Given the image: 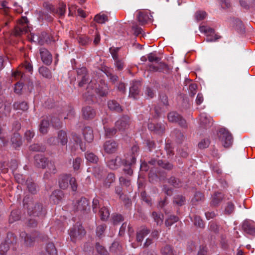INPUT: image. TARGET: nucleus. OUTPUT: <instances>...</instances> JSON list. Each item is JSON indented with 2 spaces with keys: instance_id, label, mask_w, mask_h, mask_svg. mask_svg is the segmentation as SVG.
Instances as JSON below:
<instances>
[{
  "instance_id": "1",
  "label": "nucleus",
  "mask_w": 255,
  "mask_h": 255,
  "mask_svg": "<svg viewBox=\"0 0 255 255\" xmlns=\"http://www.w3.org/2000/svg\"><path fill=\"white\" fill-rule=\"evenodd\" d=\"M32 71V66L29 61V59L26 58L24 62L21 65H19L16 70L12 73V77L15 80H17L20 78H22L26 72H28L31 74Z\"/></svg>"
},
{
  "instance_id": "2",
  "label": "nucleus",
  "mask_w": 255,
  "mask_h": 255,
  "mask_svg": "<svg viewBox=\"0 0 255 255\" xmlns=\"http://www.w3.org/2000/svg\"><path fill=\"white\" fill-rule=\"evenodd\" d=\"M218 139L221 144L225 148L230 147L233 143L231 133L226 128H221L217 132Z\"/></svg>"
},
{
  "instance_id": "3",
  "label": "nucleus",
  "mask_w": 255,
  "mask_h": 255,
  "mask_svg": "<svg viewBox=\"0 0 255 255\" xmlns=\"http://www.w3.org/2000/svg\"><path fill=\"white\" fill-rule=\"evenodd\" d=\"M28 22L27 18L26 17H22L14 27L13 34L16 36H18L29 31L30 28L28 26Z\"/></svg>"
},
{
  "instance_id": "4",
  "label": "nucleus",
  "mask_w": 255,
  "mask_h": 255,
  "mask_svg": "<svg viewBox=\"0 0 255 255\" xmlns=\"http://www.w3.org/2000/svg\"><path fill=\"white\" fill-rule=\"evenodd\" d=\"M35 165L39 168H45L47 166L49 171L53 173L55 172V166L52 162L47 161V160L41 154H37L35 156Z\"/></svg>"
},
{
  "instance_id": "5",
  "label": "nucleus",
  "mask_w": 255,
  "mask_h": 255,
  "mask_svg": "<svg viewBox=\"0 0 255 255\" xmlns=\"http://www.w3.org/2000/svg\"><path fill=\"white\" fill-rule=\"evenodd\" d=\"M68 182H69L72 191H76L77 183L76 179L74 177H71L70 176L68 175H63L60 176L59 182L60 188L62 189H66L68 187Z\"/></svg>"
},
{
  "instance_id": "6",
  "label": "nucleus",
  "mask_w": 255,
  "mask_h": 255,
  "mask_svg": "<svg viewBox=\"0 0 255 255\" xmlns=\"http://www.w3.org/2000/svg\"><path fill=\"white\" fill-rule=\"evenodd\" d=\"M86 234V232L82 226L79 223L75 225L70 230L69 235L73 242L81 239Z\"/></svg>"
},
{
  "instance_id": "7",
  "label": "nucleus",
  "mask_w": 255,
  "mask_h": 255,
  "mask_svg": "<svg viewBox=\"0 0 255 255\" xmlns=\"http://www.w3.org/2000/svg\"><path fill=\"white\" fill-rule=\"evenodd\" d=\"M138 149L139 148L137 145H133L131 149L125 154V159L124 161H123V163L128 165L134 164Z\"/></svg>"
},
{
  "instance_id": "8",
  "label": "nucleus",
  "mask_w": 255,
  "mask_h": 255,
  "mask_svg": "<svg viewBox=\"0 0 255 255\" xmlns=\"http://www.w3.org/2000/svg\"><path fill=\"white\" fill-rule=\"evenodd\" d=\"M68 139L65 131L61 130L58 132V138L51 137L48 140V142L51 144H57L59 142L62 145H66L67 143Z\"/></svg>"
},
{
  "instance_id": "9",
  "label": "nucleus",
  "mask_w": 255,
  "mask_h": 255,
  "mask_svg": "<svg viewBox=\"0 0 255 255\" xmlns=\"http://www.w3.org/2000/svg\"><path fill=\"white\" fill-rule=\"evenodd\" d=\"M94 81H91L88 84V87L87 88L88 93H90V90L92 91L91 92L90 94L88 95V96H92L94 95V93L99 94L101 96H105L107 93V86L104 84V87H102V90H100L99 88H98L97 86L95 87V88H93Z\"/></svg>"
},
{
  "instance_id": "10",
  "label": "nucleus",
  "mask_w": 255,
  "mask_h": 255,
  "mask_svg": "<svg viewBox=\"0 0 255 255\" xmlns=\"http://www.w3.org/2000/svg\"><path fill=\"white\" fill-rule=\"evenodd\" d=\"M129 118L124 116L116 122L115 127L119 131H125L129 128Z\"/></svg>"
},
{
  "instance_id": "11",
  "label": "nucleus",
  "mask_w": 255,
  "mask_h": 255,
  "mask_svg": "<svg viewBox=\"0 0 255 255\" xmlns=\"http://www.w3.org/2000/svg\"><path fill=\"white\" fill-rule=\"evenodd\" d=\"M152 15L149 10H141L138 12L137 19L141 24L151 21Z\"/></svg>"
},
{
  "instance_id": "12",
  "label": "nucleus",
  "mask_w": 255,
  "mask_h": 255,
  "mask_svg": "<svg viewBox=\"0 0 255 255\" xmlns=\"http://www.w3.org/2000/svg\"><path fill=\"white\" fill-rule=\"evenodd\" d=\"M112 123V120L109 117H107L103 120V124L105 131V135L106 136L111 137L114 135L117 132V128H110L109 127V123Z\"/></svg>"
},
{
  "instance_id": "13",
  "label": "nucleus",
  "mask_w": 255,
  "mask_h": 255,
  "mask_svg": "<svg viewBox=\"0 0 255 255\" xmlns=\"http://www.w3.org/2000/svg\"><path fill=\"white\" fill-rule=\"evenodd\" d=\"M89 205L90 202L86 198H81L80 200L77 201L75 205V210L83 212L87 210H89Z\"/></svg>"
},
{
  "instance_id": "14",
  "label": "nucleus",
  "mask_w": 255,
  "mask_h": 255,
  "mask_svg": "<svg viewBox=\"0 0 255 255\" xmlns=\"http://www.w3.org/2000/svg\"><path fill=\"white\" fill-rule=\"evenodd\" d=\"M168 121L170 122L178 123L181 127H186V122L185 120L176 112H171L168 115Z\"/></svg>"
},
{
  "instance_id": "15",
  "label": "nucleus",
  "mask_w": 255,
  "mask_h": 255,
  "mask_svg": "<svg viewBox=\"0 0 255 255\" xmlns=\"http://www.w3.org/2000/svg\"><path fill=\"white\" fill-rule=\"evenodd\" d=\"M200 30L201 32L204 33L206 35L207 37V41H213L218 39V37H216V35H214V30L209 27L206 26H200Z\"/></svg>"
},
{
  "instance_id": "16",
  "label": "nucleus",
  "mask_w": 255,
  "mask_h": 255,
  "mask_svg": "<svg viewBox=\"0 0 255 255\" xmlns=\"http://www.w3.org/2000/svg\"><path fill=\"white\" fill-rule=\"evenodd\" d=\"M242 228L244 232L249 235L255 236V223L252 221H245Z\"/></svg>"
},
{
  "instance_id": "17",
  "label": "nucleus",
  "mask_w": 255,
  "mask_h": 255,
  "mask_svg": "<svg viewBox=\"0 0 255 255\" xmlns=\"http://www.w3.org/2000/svg\"><path fill=\"white\" fill-rule=\"evenodd\" d=\"M118 147V143L113 140L107 141L104 144V149L105 152L109 154L115 153Z\"/></svg>"
},
{
  "instance_id": "18",
  "label": "nucleus",
  "mask_w": 255,
  "mask_h": 255,
  "mask_svg": "<svg viewBox=\"0 0 255 255\" xmlns=\"http://www.w3.org/2000/svg\"><path fill=\"white\" fill-rule=\"evenodd\" d=\"M39 51L42 62L46 65H50L52 60V55L50 53L44 48H40Z\"/></svg>"
},
{
  "instance_id": "19",
  "label": "nucleus",
  "mask_w": 255,
  "mask_h": 255,
  "mask_svg": "<svg viewBox=\"0 0 255 255\" xmlns=\"http://www.w3.org/2000/svg\"><path fill=\"white\" fill-rule=\"evenodd\" d=\"M51 12L54 14L58 16L59 17H61L64 16L66 12V4L63 2H60L58 4V6L55 7H51Z\"/></svg>"
},
{
  "instance_id": "20",
  "label": "nucleus",
  "mask_w": 255,
  "mask_h": 255,
  "mask_svg": "<svg viewBox=\"0 0 255 255\" xmlns=\"http://www.w3.org/2000/svg\"><path fill=\"white\" fill-rule=\"evenodd\" d=\"M199 123L205 127H210L213 124V119L206 113H201L200 115Z\"/></svg>"
},
{
  "instance_id": "21",
  "label": "nucleus",
  "mask_w": 255,
  "mask_h": 255,
  "mask_svg": "<svg viewBox=\"0 0 255 255\" xmlns=\"http://www.w3.org/2000/svg\"><path fill=\"white\" fill-rule=\"evenodd\" d=\"M77 74L78 76L81 77V80L79 83V86L80 87H82L88 80L87 69L85 67H82L78 69L77 70Z\"/></svg>"
},
{
  "instance_id": "22",
  "label": "nucleus",
  "mask_w": 255,
  "mask_h": 255,
  "mask_svg": "<svg viewBox=\"0 0 255 255\" xmlns=\"http://www.w3.org/2000/svg\"><path fill=\"white\" fill-rule=\"evenodd\" d=\"M123 161L119 156H117L115 159H112L107 161L108 166L112 169H116L123 164Z\"/></svg>"
},
{
  "instance_id": "23",
  "label": "nucleus",
  "mask_w": 255,
  "mask_h": 255,
  "mask_svg": "<svg viewBox=\"0 0 255 255\" xmlns=\"http://www.w3.org/2000/svg\"><path fill=\"white\" fill-rule=\"evenodd\" d=\"M149 129L154 131L158 134H162L165 130V126L161 124L155 125L153 123H150L148 125Z\"/></svg>"
},
{
  "instance_id": "24",
  "label": "nucleus",
  "mask_w": 255,
  "mask_h": 255,
  "mask_svg": "<svg viewBox=\"0 0 255 255\" xmlns=\"http://www.w3.org/2000/svg\"><path fill=\"white\" fill-rule=\"evenodd\" d=\"M83 116L85 119H93L96 116V112L94 109L91 107H86L83 109Z\"/></svg>"
},
{
  "instance_id": "25",
  "label": "nucleus",
  "mask_w": 255,
  "mask_h": 255,
  "mask_svg": "<svg viewBox=\"0 0 255 255\" xmlns=\"http://www.w3.org/2000/svg\"><path fill=\"white\" fill-rule=\"evenodd\" d=\"M20 236L24 239V242L27 246H31L37 238L36 233L32 235H27L25 232H21Z\"/></svg>"
},
{
  "instance_id": "26",
  "label": "nucleus",
  "mask_w": 255,
  "mask_h": 255,
  "mask_svg": "<svg viewBox=\"0 0 255 255\" xmlns=\"http://www.w3.org/2000/svg\"><path fill=\"white\" fill-rule=\"evenodd\" d=\"M140 84L139 81L133 82V85L129 89V96L133 97L134 99L136 98V96L139 93V86Z\"/></svg>"
},
{
  "instance_id": "27",
  "label": "nucleus",
  "mask_w": 255,
  "mask_h": 255,
  "mask_svg": "<svg viewBox=\"0 0 255 255\" xmlns=\"http://www.w3.org/2000/svg\"><path fill=\"white\" fill-rule=\"evenodd\" d=\"M150 233V231L146 228L143 227L139 229L136 233V240L141 243L143 238Z\"/></svg>"
},
{
  "instance_id": "28",
  "label": "nucleus",
  "mask_w": 255,
  "mask_h": 255,
  "mask_svg": "<svg viewBox=\"0 0 255 255\" xmlns=\"http://www.w3.org/2000/svg\"><path fill=\"white\" fill-rule=\"evenodd\" d=\"M85 139L88 142H91L94 138L93 130L90 127H86L83 130Z\"/></svg>"
},
{
  "instance_id": "29",
  "label": "nucleus",
  "mask_w": 255,
  "mask_h": 255,
  "mask_svg": "<svg viewBox=\"0 0 255 255\" xmlns=\"http://www.w3.org/2000/svg\"><path fill=\"white\" fill-rule=\"evenodd\" d=\"M11 141L14 147H19L22 143L21 138L19 133H14L11 137Z\"/></svg>"
},
{
  "instance_id": "30",
  "label": "nucleus",
  "mask_w": 255,
  "mask_h": 255,
  "mask_svg": "<svg viewBox=\"0 0 255 255\" xmlns=\"http://www.w3.org/2000/svg\"><path fill=\"white\" fill-rule=\"evenodd\" d=\"M10 111V107L9 104L4 105L3 101L0 99V114L6 116Z\"/></svg>"
},
{
  "instance_id": "31",
  "label": "nucleus",
  "mask_w": 255,
  "mask_h": 255,
  "mask_svg": "<svg viewBox=\"0 0 255 255\" xmlns=\"http://www.w3.org/2000/svg\"><path fill=\"white\" fill-rule=\"evenodd\" d=\"M94 20L99 23H104L108 20V16L107 14L101 12L95 16Z\"/></svg>"
},
{
  "instance_id": "32",
  "label": "nucleus",
  "mask_w": 255,
  "mask_h": 255,
  "mask_svg": "<svg viewBox=\"0 0 255 255\" xmlns=\"http://www.w3.org/2000/svg\"><path fill=\"white\" fill-rule=\"evenodd\" d=\"M109 108L117 112H121L122 109L120 105L115 100L110 101L108 104Z\"/></svg>"
},
{
  "instance_id": "33",
  "label": "nucleus",
  "mask_w": 255,
  "mask_h": 255,
  "mask_svg": "<svg viewBox=\"0 0 255 255\" xmlns=\"http://www.w3.org/2000/svg\"><path fill=\"white\" fill-rule=\"evenodd\" d=\"M79 43L81 45H86L89 44L91 40L86 35H80L77 38Z\"/></svg>"
},
{
  "instance_id": "34",
  "label": "nucleus",
  "mask_w": 255,
  "mask_h": 255,
  "mask_svg": "<svg viewBox=\"0 0 255 255\" xmlns=\"http://www.w3.org/2000/svg\"><path fill=\"white\" fill-rule=\"evenodd\" d=\"M99 215L102 220H107L110 216V212L108 208L105 207L101 208L99 210Z\"/></svg>"
},
{
  "instance_id": "35",
  "label": "nucleus",
  "mask_w": 255,
  "mask_h": 255,
  "mask_svg": "<svg viewBox=\"0 0 255 255\" xmlns=\"http://www.w3.org/2000/svg\"><path fill=\"white\" fill-rule=\"evenodd\" d=\"M49 124L48 120H43L39 126V131L42 134L47 133L49 128Z\"/></svg>"
},
{
  "instance_id": "36",
  "label": "nucleus",
  "mask_w": 255,
  "mask_h": 255,
  "mask_svg": "<svg viewBox=\"0 0 255 255\" xmlns=\"http://www.w3.org/2000/svg\"><path fill=\"white\" fill-rule=\"evenodd\" d=\"M152 216L155 222L157 225H161L163 223L164 216L162 214L158 213L156 212H153Z\"/></svg>"
},
{
  "instance_id": "37",
  "label": "nucleus",
  "mask_w": 255,
  "mask_h": 255,
  "mask_svg": "<svg viewBox=\"0 0 255 255\" xmlns=\"http://www.w3.org/2000/svg\"><path fill=\"white\" fill-rule=\"evenodd\" d=\"M39 73L42 75V76L47 78H50L51 77V72L50 70L44 66H42L39 69Z\"/></svg>"
},
{
  "instance_id": "38",
  "label": "nucleus",
  "mask_w": 255,
  "mask_h": 255,
  "mask_svg": "<svg viewBox=\"0 0 255 255\" xmlns=\"http://www.w3.org/2000/svg\"><path fill=\"white\" fill-rule=\"evenodd\" d=\"M85 158L88 161L91 163H97L98 161V157L92 152H86Z\"/></svg>"
},
{
  "instance_id": "39",
  "label": "nucleus",
  "mask_w": 255,
  "mask_h": 255,
  "mask_svg": "<svg viewBox=\"0 0 255 255\" xmlns=\"http://www.w3.org/2000/svg\"><path fill=\"white\" fill-rule=\"evenodd\" d=\"M13 107L16 110H21L23 111H26L28 109L27 104L25 102L15 103L13 104Z\"/></svg>"
},
{
  "instance_id": "40",
  "label": "nucleus",
  "mask_w": 255,
  "mask_h": 255,
  "mask_svg": "<svg viewBox=\"0 0 255 255\" xmlns=\"http://www.w3.org/2000/svg\"><path fill=\"white\" fill-rule=\"evenodd\" d=\"M115 175L113 173H109L105 180L104 186L107 187H109L111 184L115 181Z\"/></svg>"
},
{
  "instance_id": "41",
  "label": "nucleus",
  "mask_w": 255,
  "mask_h": 255,
  "mask_svg": "<svg viewBox=\"0 0 255 255\" xmlns=\"http://www.w3.org/2000/svg\"><path fill=\"white\" fill-rule=\"evenodd\" d=\"M46 251L50 255H57V250L54 246V245L50 243L47 245Z\"/></svg>"
},
{
  "instance_id": "42",
  "label": "nucleus",
  "mask_w": 255,
  "mask_h": 255,
  "mask_svg": "<svg viewBox=\"0 0 255 255\" xmlns=\"http://www.w3.org/2000/svg\"><path fill=\"white\" fill-rule=\"evenodd\" d=\"M9 242L8 240L5 241L4 243L1 244L0 246V255H5V253L8 250Z\"/></svg>"
},
{
  "instance_id": "43",
  "label": "nucleus",
  "mask_w": 255,
  "mask_h": 255,
  "mask_svg": "<svg viewBox=\"0 0 255 255\" xmlns=\"http://www.w3.org/2000/svg\"><path fill=\"white\" fill-rule=\"evenodd\" d=\"M161 253L163 255H175L173 253L171 247L169 246H166L162 248Z\"/></svg>"
},
{
  "instance_id": "44",
  "label": "nucleus",
  "mask_w": 255,
  "mask_h": 255,
  "mask_svg": "<svg viewBox=\"0 0 255 255\" xmlns=\"http://www.w3.org/2000/svg\"><path fill=\"white\" fill-rule=\"evenodd\" d=\"M19 219V213L18 210H13L11 212L9 217V222L12 223L18 220Z\"/></svg>"
},
{
  "instance_id": "45",
  "label": "nucleus",
  "mask_w": 255,
  "mask_h": 255,
  "mask_svg": "<svg viewBox=\"0 0 255 255\" xmlns=\"http://www.w3.org/2000/svg\"><path fill=\"white\" fill-rule=\"evenodd\" d=\"M147 59L150 62H155L158 63L160 60V58L157 56L155 53H150L147 55Z\"/></svg>"
},
{
  "instance_id": "46",
  "label": "nucleus",
  "mask_w": 255,
  "mask_h": 255,
  "mask_svg": "<svg viewBox=\"0 0 255 255\" xmlns=\"http://www.w3.org/2000/svg\"><path fill=\"white\" fill-rule=\"evenodd\" d=\"M178 218L175 216H170L165 221V225L167 227L171 226L174 223L177 222L178 221Z\"/></svg>"
},
{
  "instance_id": "47",
  "label": "nucleus",
  "mask_w": 255,
  "mask_h": 255,
  "mask_svg": "<svg viewBox=\"0 0 255 255\" xmlns=\"http://www.w3.org/2000/svg\"><path fill=\"white\" fill-rule=\"evenodd\" d=\"M120 48L113 47H111L109 49L110 52L114 60L119 59L118 52L120 50Z\"/></svg>"
},
{
  "instance_id": "48",
  "label": "nucleus",
  "mask_w": 255,
  "mask_h": 255,
  "mask_svg": "<svg viewBox=\"0 0 255 255\" xmlns=\"http://www.w3.org/2000/svg\"><path fill=\"white\" fill-rule=\"evenodd\" d=\"M210 143L209 138H204L198 143V146L200 149H204L208 147Z\"/></svg>"
},
{
  "instance_id": "49",
  "label": "nucleus",
  "mask_w": 255,
  "mask_h": 255,
  "mask_svg": "<svg viewBox=\"0 0 255 255\" xmlns=\"http://www.w3.org/2000/svg\"><path fill=\"white\" fill-rule=\"evenodd\" d=\"M26 184L29 191L31 193H34L36 191V185L35 183L27 180Z\"/></svg>"
},
{
  "instance_id": "50",
  "label": "nucleus",
  "mask_w": 255,
  "mask_h": 255,
  "mask_svg": "<svg viewBox=\"0 0 255 255\" xmlns=\"http://www.w3.org/2000/svg\"><path fill=\"white\" fill-rule=\"evenodd\" d=\"M63 196V193L60 190H55L54 191L52 195L51 196V198L54 201V198H56L58 201L60 200Z\"/></svg>"
},
{
  "instance_id": "51",
  "label": "nucleus",
  "mask_w": 255,
  "mask_h": 255,
  "mask_svg": "<svg viewBox=\"0 0 255 255\" xmlns=\"http://www.w3.org/2000/svg\"><path fill=\"white\" fill-rule=\"evenodd\" d=\"M106 228V226L105 224L101 225L99 226L97 228L96 230V234L98 237L101 238L103 234L105 229Z\"/></svg>"
},
{
  "instance_id": "52",
  "label": "nucleus",
  "mask_w": 255,
  "mask_h": 255,
  "mask_svg": "<svg viewBox=\"0 0 255 255\" xmlns=\"http://www.w3.org/2000/svg\"><path fill=\"white\" fill-rule=\"evenodd\" d=\"M185 202V198L180 195H178L175 197L174 199V203L179 206H182L184 204Z\"/></svg>"
},
{
  "instance_id": "53",
  "label": "nucleus",
  "mask_w": 255,
  "mask_h": 255,
  "mask_svg": "<svg viewBox=\"0 0 255 255\" xmlns=\"http://www.w3.org/2000/svg\"><path fill=\"white\" fill-rule=\"evenodd\" d=\"M169 183L175 187H178L180 186L181 182L178 179L172 177L170 178Z\"/></svg>"
},
{
  "instance_id": "54",
  "label": "nucleus",
  "mask_w": 255,
  "mask_h": 255,
  "mask_svg": "<svg viewBox=\"0 0 255 255\" xmlns=\"http://www.w3.org/2000/svg\"><path fill=\"white\" fill-rule=\"evenodd\" d=\"M73 139L77 144H79L80 148L82 151H84L85 150V148L83 146L81 140L79 136L76 134H74L73 135Z\"/></svg>"
},
{
  "instance_id": "55",
  "label": "nucleus",
  "mask_w": 255,
  "mask_h": 255,
  "mask_svg": "<svg viewBox=\"0 0 255 255\" xmlns=\"http://www.w3.org/2000/svg\"><path fill=\"white\" fill-rule=\"evenodd\" d=\"M112 218L114 225H117L124 220L123 217L121 215H113Z\"/></svg>"
},
{
  "instance_id": "56",
  "label": "nucleus",
  "mask_w": 255,
  "mask_h": 255,
  "mask_svg": "<svg viewBox=\"0 0 255 255\" xmlns=\"http://www.w3.org/2000/svg\"><path fill=\"white\" fill-rule=\"evenodd\" d=\"M197 85L196 84L192 83L189 85V90L191 96L193 97L196 94Z\"/></svg>"
},
{
  "instance_id": "57",
  "label": "nucleus",
  "mask_w": 255,
  "mask_h": 255,
  "mask_svg": "<svg viewBox=\"0 0 255 255\" xmlns=\"http://www.w3.org/2000/svg\"><path fill=\"white\" fill-rule=\"evenodd\" d=\"M207 13L204 11H199L196 13V17L198 20H202L206 18Z\"/></svg>"
},
{
  "instance_id": "58",
  "label": "nucleus",
  "mask_w": 255,
  "mask_h": 255,
  "mask_svg": "<svg viewBox=\"0 0 255 255\" xmlns=\"http://www.w3.org/2000/svg\"><path fill=\"white\" fill-rule=\"evenodd\" d=\"M93 211L96 213L98 211V209L99 208V200L98 198H95L93 200Z\"/></svg>"
},
{
  "instance_id": "59",
  "label": "nucleus",
  "mask_w": 255,
  "mask_h": 255,
  "mask_svg": "<svg viewBox=\"0 0 255 255\" xmlns=\"http://www.w3.org/2000/svg\"><path fill=\"white\" fill-rule=\"evenodd\" d=\"M221 194L220 193L215 194L214 197H213V200L212 201V204L214 206L218 204L220 201L221 199Z\"/></svg>"
},
{
  "instance_id": "60",
  "label": "nucleus",
  "mask_w": 255,
  "mask_h": 255,
  "mask_svg": "<svg viewBox=\"0 0 255 255\" xmlns=\"http://www.w3.org/2000/svg\"><path fill=\"white\" fill-rule=\"evenodd\" d=\"M194 224L200 228L204 227L203 222L199 216H196L195 217Z\"/></svg>"
},
{
  "instance_id": "61",
  "label": "nucleus",
  "mask_w": 255,
  "mask_h": 255,
  "mask_svg": "<svg viewBox=\"0 0 255 255\" xmlns=\"http://www.w3.org/2000/svg\"><path fill=\"white\" fill-rule=\"evenodd\" d=\"M96 249L98 251V252L101 254V255H107L108 252L105 250L104 248L100 246L99 244H96Z\"/></svg>"
},
{
  "instance_id": "62",
  "label": "nucleus",
  "mask_w": 255,
  "mask_h": 255,
  "mask_svg": "<svg viewBox=\"0 0 255 255\" xmlns=\"http://www.w3.org/2000/svg\"><path fill=\"white\" fill-rule=\"evenodd\" d=\"M82 162V159L79 157L76 158L74 161H73V168L74 170H78L80 168V164Z\"/></svg>"
},
{
  "instance_id": "63",
  "label": "nucleus",
  "mask_w": 255,
  "mask_h": 255,
  "mask_svg": "<svg viewBox=\"0 0 255 255\" xmlns=\"http://www.w3.org/2000/svg\"><path fill=\"white\" fill-rule=\"evenodd\" d=\"M35 211L32 214H35L36 216H39L41 215V212L43 211V208L41 205H37L35 207Z\"/></svg>"
},
{
  "instance_id": "64",
  "label": "nucleus",
  "mask_w": 255,
  "mask_h": 255,
  "mask_svg": "<svg viewBox=\"0 0 255 255\" xmlns=\"http://www.w3.org/2000/svg\"><path fill=\"white\" fill-rule=\"evenodd\" d=\"M115 62L116 66L119 70H122L125 67V65L122 60L118 59L117 60H115Z\"/></svg>"
}]
</instances>
